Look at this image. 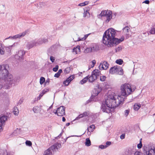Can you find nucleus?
<instances>
[{
  "mask_svg": "<svg viewBox=\"0 0 155 155\" xmlns=\"http://www.w3.org/2000/svg\"><path fill=\"white\" fill-rule=\"evenodd\" d=\"M116 32L115 30L110 28L106 31L104 33L103 37V42L108 47L113 46L114 45H117L123 41L124 37L118 39L115 38Z\"/></svg>",
  "mask_w": 155,
  "mask_h": 155,
  "instance_id": "2",
  "label": "nucleus"
},
{
  "mask_svg": "<svg viewBox=\"0 0 155 155\" xmlns=\"http://www.w3.org/2000/svg\"><path fill=\"white\" fill-rule=\"evenodd\" d=\"M134 155H143V154L140 152L137 151L134 153Z\"/></svg>",
  "mask_w": 155,
  "mask_h": 155,
  "instance_id": "45",
  "label": "nucleus"
},
{
  "mask_svg": "<svg viewBox=\"0 0 155 155\" xmlns=\"http://www.w3.org/2000/svg\"><path fill=\"white\" fill-rule=\"evenodd\" d=\"M71 70V69L69 67L67 68L64 70V72L66 74L69 73Z\"/></svg>",
  "mask_w": 155,
  "mask_h": 155,
  "instance_id": "38",
  "label": "nucleus"
},
{
  "mask_svg": "<svg viewBox=\"0 0 155 155\" xmlns=\"http://www.w3.org/2000/svg\"><path fill=\"white\" fill-rule=\"evenodd\" d=\"M45 78L43 77H41L40 80V83L41 85L43 84L44 82L45 81Z\"/></svg>",
  "mask_w": 155,
  "mask_h": 155,
  "instance_id": "34",
  "label": "nucleus"
},
{
  "mask_svg": "<svg viewBox=\"0 0 155 155\" xmlns=\"http://www.w3.org/2000/svg\"><path fill=\"white\" fill-rule=\"evenodd\" d=\"M8 117L6 116L3 115L0 118V131H2L3 127L5 124V122L7 120Z\"/></svg>",
  "mask_w": 155,
  "mask_h": 155,
  "instance_id": "9",
  "label": "nucleus"
},
{
  "mask_svg": "<svg viewBox=\"0 0 155 155\" xmlns=\"http://www.w3.org/2000/svg\"><path fill=\"white\" fill-rule=\"evenodd\" d=\"M62 120L64 122L66 120V119L64 117H62Z\"/></svg>",
  "mask_w": 155,
  "mask_h": 155,
  "instance_id": "61",
  "label": "nucleus"
},
{
  "mask_svg": "<svg viewBox=\"0 0 155 155\" xmlns=\"http://www.w3.org/2000/svg\"><path fill=\"white\" fill-rule=\"evenodd\" d=\"M65 107L63 106L60 107L58 109V116H62L65 114Z\"/></svg>",
  "mask_w": 155,
  "mask_h": 155,
  "instance_id": "11",
  "label": "nucleus"
},
{
  "mask_svg": "<svg viewBox=\"0 0 155 155\" xmlns=\"http://www.w3.org/2000/svg\"><path fill=\"white\" fill-rule=\"evenodd\" d=\"M54 114H57V115H58V110H56L55 111V110H54Z\"/></svg>",
  "mask_w": 155,
  "mask_h": 155,
  "instance_id": "59",
  "label": "nucleus"
},
{
  "mask_svg": "<svg viewBox=\"0 0 155 155\" xmlns=\"http://www.w3.org/2000/svg\"><path fill=\"white\" fill-rule=\"evenodd\" d=\"M14 46V44L9 46L8 47H6L5 49L8 52H10L12 49V47H13Z\"/></svg>",
  "mask_w": 155,
  "mask_h": 155,
  "instance_id": "32",
  "label": "nucleus"
},
{
  "mask_svg": "<svg viewBox=\"0 0 155 155\" xmlns=\"http://www.w3.org/2000/svg\"><path fill=\"white\" fill-rule=\"evenodd\" d=\"M26 144L29 146H31L32 145L31 142L29 140H27L25 142Z\"/></svg>",
  "mask_w": 155,
  "mask_h": 155,
  "instance_id": "40",
  "label": "nucleus"
},
{
  "mask_svg": "<svg viewBox=\"0 0 155 155\" xmlns=\"http://www.w3.org/2000/svg\"><path fill=\"white\" fill-rule=\"evenodd\" d=\"M130 111L129 110H126L125 111V115L126 116H127L129 113Z\"/></svg>",
  "mask_w": 155,
  "mask_h": 155,
  "instance_id": "49",
  "label": "nucleus"
},
{
  "mask_svg": "<svg viewBox=\"0 0 155 155\" xmlns=\"http://www.w3.org/2000/svg\"><path fill=\"white\" fill-rule=\"evenodd\" d=\"M99 69L103 70H105V67H104V66L102 64V63H101L99 66Z\"/></svg>",
  "mask_w": 155,
  "mask_h": 155,
  "instance_id": "41",
  "label": "nucleus"
},
{
  "mask_svg": "<svg viewBox=\"0 0 155 155\" xmlns=\"http://www.w3.org/2000/svg\"><path fill=\"white\" fill-rule=\"evenodd\" d=\"M61 145L60 143H57L45 150L43 155H52V152L57 151L61 147Z\"/></svg>",
  "mask_w": 155,
  "mask_h": 155,
  "instance_id": "5",
  "label": "nucleus"
},
{
  "mask_svg": "<svg viewBox=\"0 0 155 155\" xmlns=\"http://www.w3.org/2000/svg\"><path fill=\"white\" fill-rule=\"evenodd\" d=\"M62 69H59L58 72L54 74V77L57 78L59 77L61 73H62Z\"/></svg>",
  "mask_w": 155,
  "mask_h": 155,
  "instance_id": "30",
  "label": "nucleus"
},
{
  "mask_svg": "<svg viewBox=\"0 0 155 155\" xmlns=\"http://www.w3.org/2000/svg\"><path fill=\"white\" fill-rule=\"evenodd\" d=\"M49 90V89H45L43 90L42 92L39 95L40 97H42Z\"/></svg>",
  "mask_w": 155,
  "mask_h": 155,
  "instance_id": "28",
  "label": "nucleus"
},
{
  "mask_svg": "<svg viewBox=\"0 0 155 155\" xmlns=\"http://www.w3.org/2000/svg\"><path fill=\"white\" fill-rule=\"evenodd\" d=\"M122 49L121 46H119L117 48L115 49V52H117L120 51H121Z\"/></svg>",
  "mask_w": 155,
  "mask_h": 155,
  "instance_id": "42",
  "label": "nucleus"
},
{
  "mask_svg": "<svg viewBox=\"0 0 155 155\" xmlns=\"http://www.w3.org/2000/svg\"><path fill=\"white\" fill-rule=\"evenodd\" d=\"M1 155H11L9 153H8L5 149H1L0 150Z\"/></svg>",
  "mask_w": 155,
  "mask_h": 155,
  "instance_id": "22",
  "label": "nucleus"
},
{
  "mask_svg": "<svg viewBox=\"0 0 155 155\" xmlns=\"http://www.w3.org/2000/svg\"><path fill=\"white\" fill-rule=\"evenodd\" d=\"M37 44L36 40H34L31 42H29L26 45V47L28 49H29L34 46H36Z\"/></svg>",
  "mask_w": 155,
  "mask_h": 155,
  "instance_id": "14",
  "label": "nucleus"
},
{
  "mask_svg": "<svg viewBox=\"0 0 155 155\" xmlns=\"http://www.w3.org/2000/svg\"><path fill=\"white\" fill-rule=\"evenodd\" d=\"M42 109L41 106H35L33 108L32 110L35 113H39L41 111Z\"/></svg>",
  "mask_w": 155,
  "mask_h": 155,
  "instance_id": "17",
  "label": "nucleus"
},
{
  "mask_svg": "<svg viewBox=\"0 0 155 155\" xmlns=\"http://www.w3.org/2000/svg\"><path fill=\"white\" fill-rule=\"evenodd\" d=\"M90 64V65L91 67H89V68L88 70H90V69H91V68H93V67L94 66V65H93V64H91V63Z\"/></svg>",
  "mask_w": 155,
  "mask_h": 155,
  "instance_id": "56",
  "label": "nucleus"
},
{
  "mask_svg": "<svg viewBox=\"0 0 155 155\" xmlns=\"http://www.w3.org/2000/svg\"><path fill=\"white\" fill-rule=\"evenodd\" d=\"M89 127L90 128H93V129H94L95 128V126L94 125H91Z\"/></svg>",
  "mask_w": 155,
  "mask_h": 155,
  "instance_id": "60",
  "label": "nucleus"
},
{
  "mask_svg": "<svg viewBox=\"0 0 155 155\" xmlns=\"http://www.w3.org/2000/svg\"><path fill=\"white\" fill-rule=\"evenodd\" d=\"M142 146V142H140L137 145V147L138 149H140Z\"/></svg>",
  "mask_w": 155,
  "mask_h": 155,
  "instance_id": "46",
  "label": "nucleus"
},
{
  "mask_svg": "<svg viewBox=\"0 0 155 155\" xmlns=\"http://www.w3.org/2000/svg\"><path fill=\"white\" fill-rule=\"evenodd\" d=\"M70 124L69 123H67L66 124V125L67 126H68L70 125Z\"/></svg>",
  "mask_w": 155,
  "mask_h": 155,
  "instance_id": "64",
  "label": "nucleus"
},
{
  "mask_svg": "<svg viewBox=\"0 0 155 155\" xmlns=\"http://www.w3.org/2000/svg\"><path fill=\"white\" fill-rule=\"evenodd\" d=\"M85 51L87 52H92L91 47L87 48L85 50Z\"/></svg>",
  "mask_w": 155,
  "mask_h": 155,
  "instance_id": "43",
  "label": "nucleus"
},
{
  "mask_svg": "<svg viewBox=\"0 0 155 155\" xmlns=\"http://www.w3.org/2000/svg\"><path fill=\"white\" fill-rule=\"evenodd\" d=\"M106 77L105 76L103 75L100 77V80L101 81H104L105 80Z\"/></svg>",
  "mask_w": 155,
  "mask_h": 155,
  "instance_id": "36",
  "label": "nucleus"
},
{
  "mask_svg": "<svg viewBox=\"0 0 155 155\" xmlns=\"http://www.w3.org/2000/svg\"><path fill=\"white\" fill-rule=\"evenodd\" d=\"M88 14L89 15V13L88 12L87 10L85 11H84V15L83 16L84 17H86L87 16V14Z\"/></svg>",
  "mask_w": 155,
  "mask_h": 155,
  "instance_id": "48",
  "label": "nucleus"
},
{
  "mask_svg": "<svg viewBox=\"0 0 155 155\" xmlns=\"http://www.w3.org/2000/svg\"><path fill=\"white\" fill-rule=\"evenodd\" d=\"M140 107V104H135L134 106V108L135 110H138Z\"/></svg>",
  "mask_w": 155,
  "mask_h": 155,
  "instance_id": "25",
  "label": "nucleus"
},
{
  "mask_svg": "<svg viewBox=\"0 0 155 155\" xmlns=\"http://www.w3.org/2000/svg\"><path fill=\"white\" fill-rule=\"evenodd\" d=\"M68 137H67L66 138H65V139H64V142L63 143H64L65 142H66L67 140L68 139Z\"/></svg>",
  "mask_w": 155,
  "mask_h": 155,
  "instance_id": "62",
  "label": "nucleus"
},
{
  "mask_svg": "<svg viewBox=\"0 0 155 155\" xmlns=\"http://www.w3.org/2000/svg\"><path fill=\"white\" fill-rule=\"evenodd\" d=\"M121 95L111 96L109 95L105 101L102 103L101 110L104 112L110 113L111 109L118 106L124 101V99L130 94L134 90L132 89L130 84L125 83L121 86Z\"/></svg>",
  "mask_w": 155,
  "mask_h": 155,
  "instance_id": "1",
  "label": "nucleus"
},
{
  "mask_svg": "<svg viewBox=\"0 0 155 155\" xmlns=\"http://www.w3.org/2000/svg\"><path fill=\"white\" fill-rule=\"evenodd\" d=\"M80 47L78 45L76 48H74L72 50V52L75 53V54L78 53V52H80Z\"/></svg>",
  "mask_w": 155,
  "mask_h": 155,
  "instance_id": "23",
  "label": "nucleus"
},
{
  "mask_svg": "<svg viewBox=\"0 0 155 155\" xmlns=\"http://www.w3.org/2000/svg\"><path fill=\"white\" fill-rule=\"evenodd\" d=\"M25 54V53L23 51H18V54L15 55V58L16 59L21 61L23 60V57Z\"/></svg>",
  "mask_w": 155,
  "mask_h": 155,
  "instance_id": "10",
  "label": "nucleus"
},
{
  "mask_svg": "<svg viewBox=\"0 0 155 155\" xmlns=\"http://www.w3.org/2000/svg\"><path fill=\"white\" fill-rule=\"evenodd\" d=\"M88 80V76H87L86 77L84 78L82 80L80 81V83L83 84H84L86 83L87 80Z\"/></svg>",
  "mask_w": 155,
  "mask_h": 155,
  "instance_id": "26",
  "label": "nucleus"
},
{
  "mask_svg": "<svg viewBox=\"0 0 155 155\" xmlns=\"http://www.w3.org/2000/svg\"><path fill=\"white\" fill-rule=\"evenodd\" d=\"M123 61L121 59H119L117 60L116 61V63L117 64L121 65L122 64Z\"/></svg>",
  "mask_w": 155,
  "mask_h": 155,
  "instance_id": "33",
  "label": "nucleus"
},
{
  "mask_svg": "<svg viewBox=\"0 0 155 155\" xmlns=\"http://www.w3.org/2000/svg\"><path fill=\"white\" fill-rule=\"evenodd\" d=\"M23 102V99H20L18 102V104H21Z\"/></svg>",
  "mask_w": 155,
  "mask_h": 155,
  "instance_id": "53",
  "label": "nucleus"
},
{
  "mask_svg": "<svg viewBox=\"0 0 155 155\" xmlns=\"http://www.w3.org/2000/svg\"><path fill=\"white\" fill-rule=\"evenodd\" d=\"M48 41L47 39L40 38L37 40H36L37 45H40L43 43H45Z\"/></svg>",
  "mask_w": 155,
  "mask_h": 155,
  "instance_id": "13",
  "label": "nucleus"
},
{
  "mask_svg": "<svg viewBox=\"0 0 155 155\" xmlns=\"http://www.w3.org/2000/svg\"><path fill=\"white\" fill-rule=\"evenodd\" d=\"M125 134H122L120 136V138L121 139H124L125 138Z\"/></svg>",
  "mask_w": 155,
  "mask_h": 155,
  "instance_id": "52",
  "label": "nucleus"
},
{
  "mask_svg": "<svg viewBox=\"0 0 155 155\" xmlns=\"http://www.w3.org/2000/svg\"><path fill=\"white\" fill-rule=\"evenodd\" d=\"M130 28L128 26H126L123 28V35L126 36V38H127L128 37L129 32V30Z\"/></svg>",
  "mask_w": 155,
  "mask_h": 155,
  "instance_id": "15",
  "label": "nucleus"
},
{
  "mask_svg": "<svg viewBox=\"0 0 155 155\" xmlns=\"http://www.w3.org/2000/svg\"><path fill=\"white\" fill-rule=\"evenodd\" d=\"M70 83V82L67 79L65 81H64L63 82V84H64L65 86H68Z\"/></svg>",
  "mask_w": 155,
  "mask_h": 155,
  "instance_id": "39",
  "label": "nucleus"
},
{
  "mask_svg": "<svg viewBox=\"0 0 155 155\" xmlns=\"http://www.w3.org/2000/svg\"><path fill=\"white\" fill-rule=\"evenodd\" d=\"M13 112L15 115H18L19 113V110L17 107H14L13 109Z\"/></svg>",
  "mask_w": 155,
  "mask_h": 155,
  "instance_id": "31",
  "label": "nucleus"
},
{
  "mask_svg": "<svg viewBox=\"0 0 155 155\" xmlns=\"http://www.w3.org/2000/svg\"><path fill=\"white\" fill-rule=\"evenodd\" d=\"M149 1L148 0H146L144 1L143 3H145L146 4H149Z\"/></svg>",
  "mask_w": 155,
  "mask_h": 155,
  "instance_id": "55",
  "label": "nucleus"
},
{
  "mask_svg": "<svg viewBox=\"0 0 155 155\" xmlns=\"http://www.w3.org/2000/svg\"><path fill=\"white\" fill-rule=\"evenodd\" d=\"M143 154L144 155H155V147L152 146L147 150H144Z\"/></svg>",
  "mask_w": 155,
  "mask_h": 155,
  "instance_id": "8",
  "label": "nucleus"
},
{
  "mask_svg": "<svg viewBox=\"0 0 155 155\" xmlns=\"http://www.w3.org/2000/svg\"><path fill=\"white\" fill-rule=\"evenodd\" d=\"M102 64L105 67V70H106L108 68L109 66V64L107 62L104 61L102 63Z\"/></svg>",
  "mask_w": 155,
  "mask_h": 155,
  "instance_id": "29",
  "label": "nucleus"
},
{
  "mask_svg": "<svg viewBox=\"0 0 155 155\" xmlns=\"http://www.w3.org/2000/svg\"><path fill=\"white\" fill-rule=\"evenodd\" d=\"M85 39H86V38H82L81 39L80 38H78V40H74V41H80L81 40H84Z\"/></svg>",
  "mask_w": 155,
  "mask_h": 155,
  "instance_id": "54",
  "label": "nucleus"
},
{
  "mask_svg": "<svg viewBox=\"0 0 155 155\" xmlns=\"http://www.w3.org/2000/svg\"><path fill=\"white\" fill-rule=\"evenodd\" d=\"M20 133V131L19 129L17 128L16 130H15L12 133V135L14 136H16L19 134Z\"/></svg>",
  "mask_w": 155,
  "mask_h": 155,
  "instance_id": "24",
  "label": "nucleus"
},
{
  "mask_svg": "<svg viewBox=\"0 0 155 155\" xmlns=\"http://www.w3.org/2000/svg\"><path fill=\"white\" fill-rule=\"evenodd\" d=\"M91 64H93L94 65L96 63L95 61L94 60H93L91 61Z\"/></svg>",
  "mask_w": 155,
  "mask_h": 155,
  "instance_id": "57",
  "label": "nucleus"
},
{
  "mask_svg": "<svg viewBox=\"0 0 155 155\" xmlns=\"http://www.w3.org/2000/svg\"><path fill=\"white\" fill-rule=\"evenodd\" d=\"M85 145L87 147L90 146L91 144V141L89 138H87L86 139Z\"/></svg>",
  "mask_w": 155,
  "mask_h": 155,
  "instance_id": "27",
  "label": "nucleus"
},
{
  "mask_svg": "<svg viewBox=\"0 0 155 155\" xmlns=\"http://www.w3.org/2000/svg\"><path fill=\"white\" fill-rule=\"evenodd\" d=\"M91 48L92 51H97L99 49L98 46L96 44H94L92 45Z\"/></svg>",
  "mask_w": 155,
  "mask_h": 155,
  "instance_id": "21",
  "label": "nucleus"
},
{
  "mask_svg": "<svg viewBox=\"0 0 155 155\" xmlns=\"http://www.w3.org/2000/svg\"><path fill=\"white\" fill-rule=\"evenodd\" d=\"M99 148L101 149H103L106 148L107 146H105V145H101L99 146Z\"/></svg>",
  "mask_w": 155,
  "mask_h": 155,
  "instance_id": "47",
  "label": "nucleus"
},
{
  "mask_svg": "<svg viewBox=\"0 0 155 155\" xmlns=\"http://www.w3.org/2000/svg\"><path fill=\"white\" fill-rule=\"evenodd\" d=\"M88 76V81L90 82H92L97 79L95 76H94L92 73L90 77H89V76Z\"/></svg>",
  "mask_w": 155,
  "mask_h": 155,
  "instance_id": "20",
  "label": "nucleus"
},
{
  "mask_svg": "<svg viewBox=\"0 0 155 155\" xmlns=\"http://www.w3.org/2000/svg\"><path fill=\"white\" fill-rule=\"evenodd\" d=\"M101 91V89L99 90L97 89H95L93 91V94L90 97V98L87 100L86 103V104H87L93 101H96L97 100L95 98L100 93Z\"/></svg>",
  "mask_w": 155,
  "mask_h": 155,
  "instance_id": "7",
  "label": "nucleus"
},
{
  "mask_svg": "<svg viewBox=\"0 0 155 155\" xmlns=\"http://www.w3.org/2000/svg\"><path fill=\"white\" fill-rule=\"evenodd\" d=\"M59 66L58 65H56L54 68L53 69V70L54 72L57 71L58 68Z\"/></svg>",
  "mask_w": 155,
  "mask_h": 155,
  "instance_id": "44",
  "label": "nucleus"
},
{
  "mask_svg": "<svg viewBox=\"0 0 155 155\" xmlns=\"http://www.w3.org/2000/svg\"><path fill=\"white\" fill-rule=\"evenodd\" d=\"M9 67L8 64L0 65V80H4L7 86L15 84L17 82V78H13L12 75L9 73Z\"/></svg>",
  "mask_w": 155,
  "mask_h": 155,
  "instance_id": "3",
  "label": "nucleus"
},
{
  "mask_svg": "<svg viewBox=\"0 0 155 155\" xmlns=\"http://www.w3.org/2000/svg\"><path fill=\"white\" fill-rule=\"evenodd\" d=\"M62 133H61L60 134L58 137H56L55 138L56 139H58V138L60 137H61V135H62Z\"/></svg>",
  "mask_w": 155,
  "mask_h": 155,
  "instance_id": "58",
  "label": "nucleus"
},
{
  "mask_svg": "<svg viewBox=\"0 0 155 155\" xmlns=\"http://www.w3.org/2000/svg\"><path fill=\"white\" fill-rule=\"evenodd\" d=\"M52 105H51L48 109L47 110L48 111V110H49L50 109H51L52 108Z\"/></svg>",
  "mask_w": 155,
  "mask_h": 155,
  "instance_id": "63",
  "label": "nucleus"
},
{
  "mask_svg": "<svg viewBox=\"0 0 155 155\" xmlns=\"http://www.w3.org/2000/svg\"><path fill=\"white\" fill-rule=\"evenodd\" d=\"M89 2L88 1L85 2L83 3H80L79 5L81 6H84L88 4Z\"/></svg>",
  "mask_w": 155,
  "mask_h": 155,
  "instance_id": "35",
  "label": "nucleus"
},
{
  "mask_svg": "<svg viewBox=\"0 0 155 155\" xmlns=\"http://www.w3.org/2000/svg\"><path fill=\"white\" fill-rule=\"evenodd\" d=\"M50 59L52 62H53L54 61L55 58L53 56H51L50 57Z\"/></svg>",
  "mask_w": 155,
  "mask_h": 155,
  "instance_id": "51",
  "label": "nucleus"
},
{
  "mask_svg": "<svg viewBox=\"0 0 155 155\" xmlns=\"http://www.w3.org/2000/svg\"><path fill=\"white\" fill-rule=\"evenodd\" d=\"M74 75H71L67 79L70 82L74 78Z\"/></svg>",
  "mask_w": 155,
  "mask_h": 155,
  "instance_id": "37",
  "label": "nucleus"
},
{
  "mask_svg": "<svg viewBox=\"0 0 155 155\" xmlns=\"http://www.w3.org/2000/svg\"><path fill=\"white\" fill-rule=\"evenodd\" d=\"M92 73L97 78V77L101 74V73L99 70L96 69L94 70L92 72Z\"/></svg>",
  "mask_w": 155,
  "mask_h": 155,
  "instance_id": "19",
  "label": "nucleus"
},
{
  "mask_svg": "<svg viewBox=\"0 0 155 155\" xmlns=\"http://www.w3.org/2000/svg\"><path fill=\"white\" fill-rule=\"evenodd\" d=\"M110 73L112 74H116L120 75L123 74V69L119 66H114L110 68L109 71Z\"/></svg>",
  "mask_w": 155,
  "mask_h": 155,
  "instance_id": "6",
  "label": "nucleus"
},
{
  "mask_svg": "<svg viewBox=\"0 0 155 155\" xmlns=\"http://www.w3.org/2000/svg\"><path fill=\"white\" fill-rule=\"evenodd\" d=\"M112 14L111 11L104 10L102 11L98 16L99 18H100V17H101L102 19L105 20L104 21L105 22L107 23L112 18Z\"/></svg>",
  "mask_w": 155,
  "mask_h": 155,
  "instance_id": "4",
  "label": "nucleus"
},
{
  "mask_svg": "<svg viewBox=\"0 0 155 155\" xmlns=\"http://www.w3.org/2000/svg\"><path fill=\"white\" fill-rule=\"evenodd\" d=\"M26 34V31H25L24 32H23L19 34H18L13 36H9V37L8 38H6L5 39V40H6L8 39L9 38H11L12 39H16L17 38H19L21 37L24 36Z\"/></svg>",
  "mask_w": 155,
  "mask_h": 155,
  "instance_id": "12",
  "label": "nucleus"
},
{
  "mask_svg": "<svg viewBox=\"0 0 155 155\" xmlns=\"http://www.w3.org/2000/svg\"><path fill=\"white\" fill-rule=\"evenodd\" d=\"M111 144V143L110 141H107L106 143V144L105 146H107V147L108 146L110 145Z\"/></svg>",
  "mask_w": 155,
  "mask_h": 155,
  "instance_id": "50",
  "label": "nucleus"
},
{
  "mask_svg": "<svg viewBox=\"0 0 155 155\" xmlns=\"http://www.w3.org/2000/svg\"><path fill=\"white\" fill-rule=\"evenodd\" d=\"M135 151H134L133 149L131 148H129L125 152V153L123 155H131L134 153Z\"/></svg>",
  "mask_w": 155,
  "mask_h": 155,
  "instance_id": "16",
  "label": "nucleus"
},
{
  "mask_svg": "<svg viewBox=\"0 0 155 155\" xmlns=\"http://www.w3.org/2000/svg\"><path fill=\"white\" fill-rule=\"evenodd\" d=\"M89 113L88 112H84L83 113L79 115L78 116L75 118V120H78L80 118H82L84 117L87 116L89 115Z\"/></svg>",
  "mask_w": 155,
  "mask_h": 155,
  "instance_id": "18",
  "label": "nucleus"
}]
</instances>
